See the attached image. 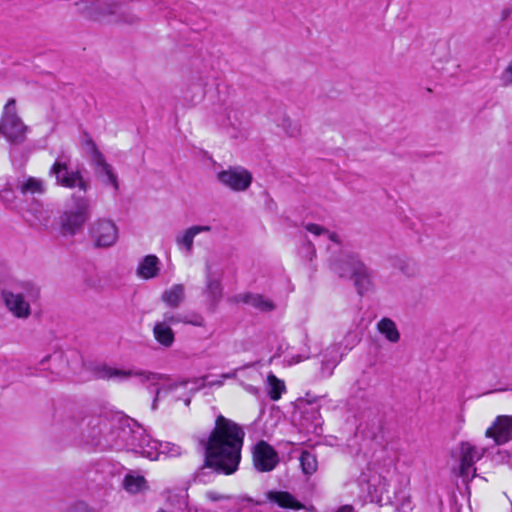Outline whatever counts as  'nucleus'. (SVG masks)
Listing matches in <instances>:
<instances>
[{"mask_svg": "<svg viewBox=\"0 0 512 512\" xmlns=\"http://www.w3.org/2000/svg\"><path fill=\"white\" fill-rule=\"evenodd\" d=\"M115 17L117 21L127 24H134L139 21V17L129 8H127L123 3L121 10H118V13Z\"/></svg>", "mask_w": 512, "mask_h": 512, "instance_id": "obj_33", "label": "nucleus"}, {"mask_svg": "<svg viewBox=\"0 0 512 512\" xmlns=\"http://www.w3.org/2000/svg\"><path fill=\"white\" fill-rule=\"evenodd\" d=\"M485 436L493 438L496 445H503L512 439V416H498L489 427Z\"/></svg>", "mask_w": 512, "mask_h": 512, "instance_id": "obj_16", "label": "nucleus"}, {"mask_svg": "<svg viewBox=\"0 0 512 512\" xmlns=\"http://www.w3.org/2000/svg\"><path fill=\"white\" fill-rule=\"evenodd\" d=\"M217 181L223 186L235 192L246 191L252 183V174L240 167H229L221 170L216 174Z\"/></svg>", "mask_w": 512, "mask_h": 512, "instance_id": "obj_10", "label": "nucleus"}, {"mask_svg": "<svg viewBox=\"0 0 512 512\" xmlns=\"http://www.w3.org/2000/svg\"><path fill=\"white\" fill-rule=\"evenodd\" d=\"M162 302L171 309H177L185 300V287L183 284H174L163 291Z\"/></svg>", "mask_w": 512, "mask_h": 512, "instance_id": "obj_21", "label": "nucleus"}, {"mask_svg": "<svg viewBox=\"0 0 512 512\" xmlns=\"http://www.w3.org/2000/svg\"><path fill=\"white\" fill-rule=\"evenodd\" d=\"M187 383H188L187 380H182V381L173 382V383H170L167 385H163L162 387L157 388L155 391V397L152 402V409L153 410L157 409V402L162 394H168V393L176 390L180 386H186Z\"/></svg>", "mask_w": 512, "mask_h": 512, "instance_id": "obj_31", "label": "nucleus"}, {"mask_svg": "<svg viewBox=\"0 0 512 512\" xmlns=\"http://www.w3.org/2000/svg\"><path fill=\"white\" fill-rule=\"evenodd\" d=\"M29 128L26 126L16 111V101L10 98L5 107L0 121V133L12 145H20L26 140Z\"/></svg>", "mask_w": 512, "mask_h": 512, "instance_id": "obj_5", "label": "nucleus"}, {"mask_svg": "<svg viewBox=\"0 0 512 512\" xmlns=\"http://www.w3.org/2000/svg\"><path fill=\"white\" fill-rule=\"evenodd\" d=\"M28 212L33 213L34 220H30L33 225H46L48 222V216L46 215L45 211L43 210L42 206L40 204L31 205Z\"/></svg>", "mask_w": 512, "mask_h": 512, "instance_id": "obj_34", "label": "nucleus"}, {"mask_svg": "<svg viewBox=\"0 0 512 512\" xmlns=\"http://www.w3.org/2000/svg\"><path fill=\"white\" fill-rule=\"evenodd\" d=\"M298 132V129L296 127H294L291 131L290 130H287V133L289 136H295Z\"/></svg>", "mask_w": 512, "mask_h": 512, "instance_id": "obj_48", "label": "nucleus"}, {"mask_svg": "<svg viewBox=\"0 0 512 512\" xmlns=\"http://www.w3.org/2000/svg\"><path fill=\"white\" fill-rule=\"evenodd\" d=\"M187 324H192L194 326H202L203 325V319L198 318L197 320H188Z\"/></svg>", "mask_w": 512, "mask_h": 512, "instance_id": "obj_45", "label": "nucleus"}, {"mask_svg": "<svg viewBox=\"0 0 512 512\" xmlns=\"http://www.w3.org/2000/svg\"><path fill=\"white\" fill-rule=\"evenodd\" d=\"M205 497L211 502H219L229 500L231 498L229 495H225L216 491H207L205 493Z\"/></svg>", "mask_w": 512, "mask_h": 512, "instance_id": "obj_39", "label": "nucleus"}, {"mask_svg": "<svg viewBox=\"0 0 512 512\" xmlns=\"http://www.w3.org/2000/svg\"><path fill=\"white\" fill-rule=\"evenodd\" d=\"M211 227L207 225H195L186 229L182 234H178L175 242L179 248H185L190 254L193 250V240L196 235L201 232H209Z\"/></svg>", "mask_w": 512, "mask_h": 512, "instance_id": "obj_20", "label": "nucleus"}, {"mask_svg": "<svg viewBox=\"0 0 512 512\" xmlns=\"http://www.w3.org/2000/svg\"><path fill=\"white\" fill-rule=\"evenodd\" d=\"M398 267L405 275L411 276L415 273L414 263L409 261L399 260Z\"/></svg>", "mask_w": 512, "mask_h": 512, "instance_id": "obj_38", "label": "nucleus"}, {"mask_svg": "<svg viewBox=\"0 0 512 512\" xmlns=\"http://www.w3.org/2000/svg\"><path fill=\"white\" fill-rule=\"evenodd\" d=\"M91 216L90 201L83 195L73 194L71 203L61 215V227L65 233L75 234Z\"/></svg>", "mask_w": 512, "mask_h": 512, "instance_id": "obj_4", "label": "nucleus"}, {"mask_svg": "<svg viewBox=\"0 0 512 512\" xmlns=\"http://www.w3.org/2000/svg\"><path fill=\"white\" fill-rule=\"evenodd\" d=\"M377 329L379 333L384 335L385 338L392 343H397L400 340V333L396 327V324L390 318H382L377 323Z\"/></svg>", "mask_w": 512, "mask_h": 512, "instance_id": "obj_25", "label": "nucleus"}, {"mask_svg": "<svg viewBox=\"0 0 512 512\" xmlns=\"http://www.w3.org/2000/svg\"><path fill=\"white\" fill-rule=\"evenodd\" d=\"M208 386L212 387V386H222L223 385V380H216V381H212V382H209L207 384Z\"/></svg>", "mask_w": 512, "mask_h": 512, "instance_id": "obj_46", "label": "nucleus"}, {"mask_svg": "<svg viewBox=\"0 0 512 512\" xmlns=\"http://www.w3.org/2000/svg\"><path fill=\"white\" fill-rule=\"evenodd\" d=\"M306 396H307V402H308V404H311V403H313V402L315 401V400H310V399H308V397H309V393H307V394H306Z\"/></svg>", "mask_w": 512, "mask_h": 512, "instance_id": "obj_51", "label": "nucleus"}, {"mask_svg": "<svg viewBox=\"0 0 512 512\" xmlns=\"http://www.w3.org/2000/svg\"><path fill=\"white\" fill-rule=\"evenodd\" d=\"M286 123H287V124H289V125H291V122H290L289 120H284V125H285Z\"/></svg>", "mask_w": 512, "mask_h": 512, "instance_id": "obj_52", "label": "nucleus"}, {"mask_svg": "<svg viewBox=\"0 0 512 512\" xmlns=\"http://www.w3.org/2000/svg\"><path fill=\"white\" fill-rule=\"evenodd\" d=\"M74 5L78 13L92 20L116 16L122 8V3L116 0H78Z\"/></svg>", "mask_w": 512, "mask_h": 512, "instance_id": "obj_8", "label": "nucleus"}, {"mask_svg": "<svg viewBox=\"0 0 512 512\" xmlns=\"http://www.w3.org/2000/svg\"><path fill=\"white\" fill-rule=\"evenodd\" d=\"M51 174L56 176L57 183L67 187L75 188L78 187L83 193H85L89 187V184L78 171H69L65 163H61L58 160L55 161L50 170Z\"/></svg>", "mask_w": 512, "mask_h": 512, "instance_id": "obj_15", "label": "nucleus"}, {"mask_svg": "<svg viewBox=\"0 0 512 512\" xmlns=\"http://www.w3.org/2000/svg\"><path fill=\"white\" fill-rule=\"evenodd\" d=\"M93 375L96 379L101 380H118V381H124L129 379L130 377H138L141 381V383L145 382H152L153 384H156L159 380L165 379L166 377L163 374L159 373H153L149 371H143V370H124L119 369L115 367H111L107 364H98L95 365L91 369Z\"/></svg>", "mask_w": 512, "mask_h": 512, "instance_id": "obj_7", "label": "nucleus"}, {"mask_svg": "<svg viewBox=\"0 0 512 512\" xmlns=\"http://www.w3.org/2000/svg\"><path fill=\"white\" fill-rule=\"evenodd\" d=\"M337 512H354V508L351 505H344L340 507Z\"/></svg>", "mask_w": 512, "mask_h": 512, "instance_id": "obj_44", "label": "nucleus"}, {"mask_svg": "<svg viewBox=\"0 0 512 512\" xmlns=\"http://www.w3.org/2000/svg\"><path fill=\"white\" fill-rule=\"evenodd\" d=\"M160 260L156 255H146L137 267V275L143 279H152L158 276Z\"/></svg>", "mask_w": 512, "mask_h": 512, "instance_id": "obj_22", "label": "nucleus"}, {"mask_svg": "<svg viewBox=\"0 0 512 512\" xmlns=\"http://www.w3.org/2000/svg\"><path fill=\"white\" fill-rule=\"evenodd\" d=\"M305 229L316 236L325 235L330 241H332L335 244L340 243L339 237L336 233L330 232L329 230L318 224L309 223L305 225Z\"/></svg>", "mask_w": 512, "mask_h": 512, "instance_id": "obj_30", "label": "nucleus"}, {"mask_svg": "<svg viewBox=\"0 0 512 512\" xmlns=\"http://www.w3.org/2000/svg\"><path fill=\"white\" fill-rule=\"evenodd\" d=\"M23 195L43 194L45 192L44 182L41 179L29 177L17 185Z\"/></svg>", "mask_w": 512, "mask_h": 512, "instance_id": "obj_27", "label": "nucleus"}, {"mask_svg": "<svg viewBox=\"0 0 512 512\" xmlns=\"http://www.w3.org/2000/svg\"><path fill=\"white\" fill-rule=\"evenodd\" d=\"M486 448H477L469 442H461L460 444V476L463 478H471L476 475L475 462L480 460L485 453Z\"/></svg>", "mask_w": 512, "mask_h": 512, "instance_id": "obj_13", "label": "nucleus"}, {"mask_svg": "<svg viewBox=\"0 0 512 512\" xmlns=\"http://www.w3.org/2000/svg\"><path fill=\"white\" fill-rule=\"evenodd\" d=\"M299 460H300V465H301V468H302V471L304 474L312 475L313 473L316 472L317 467H318V462H317L316 456L312 452L304 450L301 453Z\"/></svg>", "mask_w": 512, "mask_h": 512, "instance_id": "obj_29", "label": "nucleus"}, {"mask_svg": "<svg viewBox=\"0 0 512 512\" xmlns=\"http://www.w3.org/2000/svg\"><path fill=\"white\" fill-rule=\"evenodd\" d=\"M65 426L71 432H79L83 437L95 441L100 439L104 429L108 427V422L99 415H84L78 412L65 421Z\"/></svg>", "mask_w": 512, "mask_h": 512, "instance_id": "obj_6", "label": "nucleus"}, {"mask_svg": "<svg viewBox=\"0 0 512 512\" xmlns=\"http://www.w3.org/2000/svg\"><path fill=\"white\" fill-rule=\"evenodd\" d=\"M190 402H191V398H190V397H187V398L185 399V405H186V406H189Z\"/></svg>", "mask_w": 512, "mask_h": 512, "instance_id": "obj_50", "label": "nucleus"}, {"mask_svg": "<svg viewBox=\"0 0 512 512\" xmlns=\"http://www.w3.org/2000/svg\"><path fill=\"white\" fill-rule=\"evenodd\" d=\"M179 449H180L179 447H176V449H175V450H171V454H172V455H179V454H180Z\"/></svg>", "mask_w": 512, "mask_h": 512, "instance_id": "obj_49", "label": "nucleus"}, {"mask_svg": "<svg viewBox=\"0 0 512 512\" xmlns=\"http://www.w3.org/2000/svg\"><path fill=\"white\" fill-rule=\"evenodd\" d=\"M12 194V191L9 190V189H5L2 194H1V199L2 200H5L6 199V195H11Z\"/></svg>", "mask_w": 512, "mask_h": 512, "instance_id": "obj_47", "label": "nucleus"}, {"mask_svg": "<svg viewBox=\"0 0 512 512\" xmlns=\"http://www.w3.org/2000/svg\"><path fill=\"white\" fill-rule=\"evenodd\" d=\"M153 336L159 344L167 348L171 347L175 340V334L172 328L161 321L155 323Z\"/></svg>", "mask_w": 512, "mask_h": 512, "instance_id": "obj_24", "label": "nucleus"}, {"mask_svg": "<svg viewBox=\"0 0 512 512\" xmlns=\"http://www.w3.org/2000/svg\"><path fill=\"white\" fill-rule=\"evenodd\" d=\"M161 322L162 323H166V325L171 327V325H175V324H178V323H185V324H187L188 323V319H187L186 316H183L181 314H176V313H172V312H165L163 314V320Z\"/></svg>", "mask_w": 512, "mask_h": 512, "instance_id": "obj_35", "label": "nucleus"}, {"mask_svg": "<svg viewBox=\"0 0 512 512\" xmlns=\"http://www.w3.org/2000/svg\"><path fill=\"white\" fill-rule=\"evenodd\" d=\"M237 371H238V369H235V370H234V371H232V372H229V373H223V374H221V375H220V377H221L222 379H234V378H236V376H237Z\"/></svg>", "mask_w": 512, "mask_h": 512, "instance_id": "obj_42", "label": "nucleus"}, {"mask_svg": "<svg viewBox=\"0 0 512 512\" xmlns=\"http://www.w3.org/2000/svg\"><path fill=\"white\" fill-rule=\"evenodd\" d=\"M85 145L96 174L102 178L103 182L111 184L115 190H118L117 176L113 172L112 166L105 160L104 155L98 149L95 142L89 138L86 140Z\"/></svg>", "mask_w": 512, "mask_h": 512, "instance_id": "obj_11", "label": "nucleus"}, {"mask_svg": "<svg viewBox=\"0 0 512 512\" xmlns=\"http://www.w3.org/2000/svg\"><path fill=\"white\" fill-rule=\"evenodd\" d=\"M207 84L208 81L205 77L193 76L183 92L184 101L191 106L200 103L205 97Z\"/></svg>", "mask_w": 512, "mask_h": 512, "instance_id": "obj_17", "label": "nucleus"}, {"mask_svg": "<svg viewBox=\"0 0 512 512\" xmlns=\"http://www.w3.org/2000/svg\"><path fill=\"white\" fill-rule=\"evenodd\" d=\"M90 234L97 247L107 248L118 239V229L111 220L99 219L90 228Z\"/></svg>", "mask_w": 512, "mask_h": 512, "instance_id": "obj_14", "label": "nucleus"}, {"mask_svg": "<svg viewBox=\"0 0 512 512\" xmlns=\"http://www.w3.org/2000/svg\"><path fill=\"white\" fill-rule=\"evenodd\" d=\"M322 417L319 413L318 408L310 407L302 412L301 426L307 432L317 433L318 429L322 426Z\"/></svg>", "mask_w": 512, "mask_h": 512, "instance_id": "obj_23", "label": "nucleus"}, {"mask_svg": "<svg viewBox=\"0 0 512 512\" xmlns=\"http://www.w3.org/2000/svg\"><path fill=\"white\" fill-rule=\"evenodd\" d=\"M66 512H94L84 501H77L68 507Z\"/></svg>", "mask_w": 512, "mask_h": 512, "instance_id": "obj_36", "label": "nucleus"}, {"mask_svg": "<svg viewBox=\"0 0 512 512\" xmlns=\"http://www.w3.org/2000/svg\"><path fill=\"white\" fill-rule=\"evenodd\" d=\"M266 498L283 509L301 510L305 508L304 504L287 491L271 490L266 493Z\"/></svg>", "mask_w": 512, "mask_h": 512, "instance_id": "obj_18", "label": "nucleus"}, {"mask_svg": "<svg viewBox=\"0 0 512 512\" xmlns=\"http://www.w3.org/2000/svg\"><path fill=\"white\" fill-rule=\"evenodd\" d=\"M234 299L236 302H243L262 312H268L275 309V304L260 294L250 292L241 293L236 295Z\"/></svg>", "mask_w": 512, "mask_h": 512, "instance_id": "obj_19", "label": "nucleus"}, {"mask_svg": "<svg viewBox=\"0 0 512 512\" xmlns=\"http://www.w3.org/2000/svg\"><path fill=\"white\" fill-rule=\"evenodd\" d=\"M252 460L255 469L259 472L274 470L280 461L277 451L264 440L253 447Z\"/></svg>", "mask_w": 512, "mask_h": 512, "instance_id": "obj_12", "label": "nucleus"}, {"mask_svg": "<svg viewBox=\"0 0 512 512\" xmlns=\"http://www.w3.org/2000/svg\"><path fill=\"white\" fill-rule=\"evenodd\" d=\"M245 432L236 422L219 415L207 439H201L204 463L194 474L198 482H207L213 473L232 475L241 461Z\"/></svg>", "mask_w": 512, "mask_h": 512, "instance_id": "obj_1", "label": "nucleus"}, {"mask_svg": "<svg viewBox=\"0 0 512 512\" xmlns=\"http://www.w3.org/2000/svg\"><path fill=\"white\" fill-rule=\"evenodd\" d=\"M244 388L251 394L256 395L258 393V388L253 385H244Z\"/></svg>", "mask_w": 512, "mask_h": 512, "instance_id": "obj_43", "label": "nucleus"}, {"mask_svg": "<svg viewBox=\"0 0 512 512\" xmlns=\"http://www.w3.org/2000/svg\"><path fill=\"white\" fill-rule=\"evenodd\" d=\"M504 81L505 84L512 83V60L510 61V63L508 64L504 71Z\"/></svg>", "mask_w": 512, "mask_h": 512, "instance_id": "obj_40", "label": "nucleus"}, {"mask_svg": "<svg viewBox=\"0 0 512 512\" xmlns=\"http://www.w3.org/2000/svg\"><path fill=\"white\" fill-rule=\"evenodd\" d=\"M309 356H303V355H300V354H296V355H292L288 360V364L289 365H294V364H297L301 361H303L304 359H307Z\"/></svg>", "mask_w": 512, "mask_h": 512, "instance_id": "obj_41", "label": "nucleus"}, {"mask_svg": "<svg viewBox=\"0 0 512 512\" xmlns=\"http://www.w3.org/2000/svg\"><path fill=\"white\" fill-rule=\"evenodd\" d=\"M328 351L330 352V354L332 355L333 353H335V356H331V359H327V360H324V364H327V365H332L333 367H335L342 359V355L338 356V351H339V347L337 345H333L331 347L328 348Z\"/></svg>", "mask_w": 512, "mask_h": 512, "instance_id": "obj_37", "label": "nucleus"}, {"mask_svg": "<svg viewBox=\"0 0 512 512\" xmlns=\"http://www.w3.org/2000/svg\"><path fill=\"white\" fill-rule=\"evenodd\" d=\"M332 270L342 278L353 280L359 295L368 292L372 286V273L358 255L343 251L331 262Z\"/></svg>", "mask_w": 512, "mask_h": 512, "instance_id": "obj_2", "label": "nucleus"}, {"mask_svg": "<svg viewBox=\"0 0 512 512\" xmlns=\"http://www.w3.org/2000/svg\"><path fill=\"white\" fill-rule=\"evenodd\" d=\"M205 293L213 304L217 303L222 297L221 284L218 280L212 279L210 277L209 266H207V282Z\"/></svg>", "mask_w": 512, "mask_h": 512, "instance_id": "obj_28", "label": "nucleus"}, {"mask_svg": "<svg viewBox=\"0 0 512 512\" xmlns=\"http://www.w3.org/2000/svg\"><path fill=\"white\" fill-rule=\"evenodd\" d=\"M286 386L284 381L278 379L274 374L267 376V393L271 400L277 401L285 392Z\"/></svg>", "mask_w": 512, "mask_h": 512, "instance_id": "obj_26", "label": "nucleus"}, {"mask_svg": "<svg viewBox=\"0 0 512 512\" xmlns=\"http://www.w3.org/2000/svg\"><path fill=\"white\" fill-rule=\"evenodd\" d=\"M136 428L130 429V437L127 439V444L132 447V450L141 455L142 457L150 460H157L159 442L150 438L145 430L135 423Z\"/></svg>", "mask_w": 512, "mask_h": 512, "instance_id": "obj_9", "label": "nucleus"}, {"mask_svg": "<svg viewBox=\"0 0 512 512\" xmlns=\"http://www.w3.org/2000/svg\"><path fill=\"white\" fill-rule=\"evenodd\" d=\"M145 483V479L142 476L127 475L124 479V488L131 493H137L141 490Z\"/></svg>", "mask_w": 512, "mask_h": 512, "instance_id": "obj_32", "label": "nucleus"}, {"mask_svg": "<svg viewBox=\"0 0 512 512\" xmlns=\"http://www.w3.org/2000/svg\"><path fill=\"white\" fill-rule=\"evenodd\" d=\"M6 308L19 319L31 315V303L38 300L39 288L31 282H14L1 291Z\"/></svg>", "mask_w": 512, "mask_h": 512, "instance_id": "obj_3", "label": "nucleus"}]
</instances>
